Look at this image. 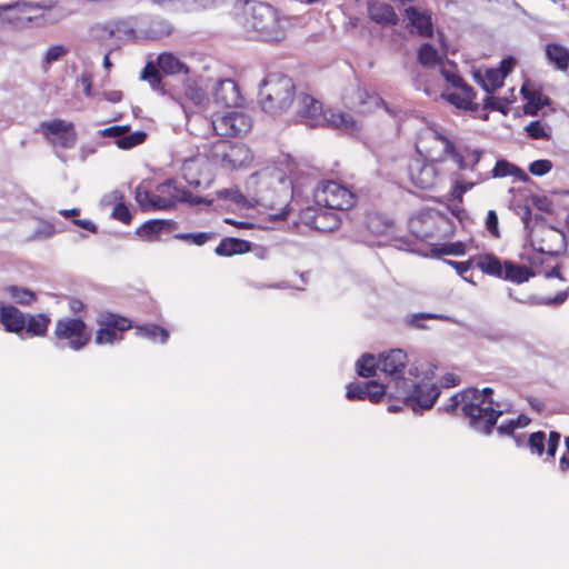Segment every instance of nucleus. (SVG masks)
<instances>
[{
  "label": "nucleus",
  "instance_id": "nucleus-1",
  "mask_svg": "<svg viewBox=\"0 0 569 569\" xmlns=\"http://www.w3.org/2000/svg\"><path fill=\"white\" fill-rule=\"evenodd\" d=\"M248 184L261 187L253 200L272 210L270 217L277 220L287 218L292 198V182L288 177L277 171H263L252 174Z\"/></svg>",
  "mask_w": 569,
  "mask_h": 569
},
{
  "label": "nucleus",
  "instance_id": "nucleus-2",
  "mask_svg": "<svg viewBox=\"0 0 569 569\" xmlns=\"http://www.w3.org/2000/svg\"><path fill=\"white\" fill-rule=\"evenodd\" d=\"M236 8H242L244 18L242 26L248 33L262 41H281L286 37L283 19L278 11L267 3L237 0Z\"/></svg>",
  "mask_w": 569,
  "mask_h": 569
},
{
  "label": "nucleus",
  "instance_id": "nucleus-3",
  "mask_svg": "<svg viewBox=\"0 0 569 569\" xmlns=\"http://www.w3.org/2000/svg\"><path fill=\"white\" fill-rule=\"evenodd\" d=\"M260 103L262 109L272 116L287 111L295 99V83L281 73L268 74L260 84Z\"/></svg>",
  "mask_w": 569,
  "mask_h": 569
},
{
  "label": "nucleus",
  "instance_id": "nucleus-4",
  "mask_svg": "<svg viewBox=\"0 0 569 569\" xmlns=\"http://www.w3.org/2000/svg\"><path fill=\"white\" fill-rule=\"evenodd\" d=\"M476 267L485 274L510 281L516 284L528 282L536 276L532 268L511 260L501 261L493 253H483L476 258Z\"/></svg>",
  "mask_w": 569,
  "mask_h": 569
},
{
  "label": "nucleus",
  "instance_id": "nucleus-5",
  "mask_svg": "<svg viewBox=\"0 0 569 569\" xmlns=\"http://www.w3.org/2000/svg\"><path fill=\"white\" fill-rule=\"evenodd\" d=\"M440 396V389L435 383H415L410 379H398L397 391L389 393V398H396L413 411L418 409H431Z\"/></svg>",
  "mask_w": 569,
  "mask_h": 569
},
{
  "label": "nucleus",
  "instance_id": "nucleus-6",
  "mask_svg": "<svg viewBox=\"0 0 569 569\" xmlns=\"http://www.w3.org/2000/svg\"><path fill=\"white\" fill-rule=\"evenodd\" d=\"M209 157L214 162L227 169H238L248 166L253 154L251 150L240 142H231L219 139L209 150Z\"/></svg>",
  "mask_w": 569,
  "mask_h": 569
},
{
  "label": "nucleus",
  "instance_id": "nucleus-7",
  "mask_svg": "<svg viewBox=\"0 0 569 569\" xmlns=\"http://www.w3.org/2000/svg\"><path fill=\"white\" fill-rule=\"evenodd\" d=\"M197 123L204 126V134L214 131L217 136H241L248 133L252 127L251 118L241 111L216 114L212 119L199 118ZM197 132L200 133L198 130Z\"/></svg>",
  "mask_w": 569,
  "mask_h": 569
},
{
  "label": "nucleus",
  "instance_id": "nucleus-8",
  "mask_svg": "<svg viewBox=\"0 0 569 569\" xmlns=\"http://www.w3.org/2000/svg\"><path fill=\"white\" fill-rule=\"evenodd\" d=\"M58 347L80 351L90 341L91 335L87 325L79 318L64 317L56 321L53 330Z\"/></svg>",
  "mask_w": 569,
  "mask_h": 569
},
{
  "label": "nucleus",
  "instance_id": "nucleus-9",
  "mask_svg": "<svg viewBox=\"0 0 569 569\" xmlns=\"http://www.w3.org/2000/svg\"><path fill=\"white\" fill-rule=\"evenodd\" d=\"M315 202L327 210H338L342 216L353 207V193L336 181H323L313 192Z\"/></svg>",
  "mask_w": 569,
  "mask_h": 569
},
{
  "label": "nucleus",
  "instance_id": "nucleus-10",
  "mask_svg": "<svg viewBox=\"0 0 569 569\" xmlns=\"http://www.w3.org/2000/svg\"><path fill=\"white\" fill-rule=\"evenodd\" d=\"M154 191V204L157 210L170 209L177 202H187L192 206L200 203L211 206L212 203V200L193 196L190 191L177 186L173 180H167L163 183L158 184Z\"/></svg>",
  "mask_w": 569,
  "mask_h": 569
},
{
  "label": "nucleus",
  "instance_id": "nucleus-11",
  "mask_svg": "<svg viewBox=\"0 0 569 569\" xmlns=\"http://www.w3.org/2000/svg\"><path fill=\"white\" fill-rule=\"evenodd\" d=\"M466 391H472L475 393L471 402L477 405L475 415H477V420L480 422L479 432L486 436L490 435L498 419L502 416L501 410L492 407L493 400L491 396L493 390L490 387H486L482 390L467 388Z\"/></svg>",
  "mask_w": 569,
  "mask_h": 569
},
{
  "label": "nucleus",
  "instance_id": "nucleus-12",
  "mask_svg": "<svg viewBox=\"0 0 569 569\" xmlns=\"http://www.w3.org/2000/svg\"><path fill=\"white\" fill-rule=\"evenodd\" d=\"M36 132L41 133L54 149H71L76 146L78 138L73 123L62 119L43 121Z\"/></svg>",
  "mask_w": 569,
  "mask_h": 569
},
{
  "label": "nucleus",
  "instance_id": "nucleus-13",
  "mask_svg": "<svg viewBox=\"0 0 569 569\" xmlns=\"http://www.w3.org/2000/svg\"><path fill=\"white\" fill-rule=\"evenodd\" d=\"M2 9H14L18 12L17 19L20 22H30L37 27L57 23L62 16L52 13L50 7H40L28 2L17 3L14 6H7Z\"/></svg>",
  "mask_w": 569,
  "mask_h": 569
},
{
  "label": "nucleus",
  "instance_id": "nucleus-14",
  "mask_svg": "<svg viewBox=\"0 0 569 569\" xmlns=\"http://www.w3.org/2000/svg\"><path fill=\"white\" fill-rule=\"evenodd\" d=\"M472 397H475V393L472 391H466L465 389L451 396L449 403L439 408V410H443L447 413H453L460 407L462 416L468 419L469 427L479 432L480 422L477 420V415H475L477 405L471 402Z\"/></svg>",
  "mask_w": 569,
  "mask_h": 569
},
{
  "label": "nucleus",
  "instance_id": "nucleus-15",
  "mask_svg": "<svg viewBox=\"0 0 569 569\" xmlns=\"http://www.w3.org/2000/svg\"><path fill=\"white\" fill-rule=\"evenodd\" d=\"M408 362L407 353L401 349H392L388 352H383L379 357V370L388 375L393 382V387L397 390V380L406 379L402 376L403 369Z\"/></svg>",
  "mask_w": 569,
  "mask_h": 569
},
{
  "label": "nucleus",
  "instance_id": "nucleus-16",
  "mask_svg": "<svg viewBox=\"0 0 569 569\" xmlns=\"http://www.w3.org/2000/svg\"><path fill=\"white\" fill-rule=\"evenodd\" d=\"M560 439L561 435L558 431H550L548 439L543 431H536L529 435L527 446L532 455L541 457L546 452L548 458H555Z\"/></svg>",
  "mask_w": 569,
  "mask_h": 569
},
{
  "label": "nucleus",
  "instance_id": "nucleus-17",
  "mask_svg": "<svg viewBox=\"0 0 569 569\" xmlns=\"http://www.w3.org/2000/svg\"><path fill=\"white\" fill-rule=\"evenodd\" d=\"M408 170L410 180L417 188L428 190L436 184L437 170L433 164L416 159L410 162Z\"/></svg>",
  "mask_w": 569,
  "mask_h": 569
},
{
  "label": "nucleus",
  "instance_id": "nucleus-18",
  "mask_svg": "<svg viewBox=\"0 0 569 569\" xmlns=\"http://www.w3.org/2000/svg\"><path fill=\"white\" fill-rule=\"evenodd\" d=\"M0 323L7 331L20 333L24 330L26 313L11 305H0Z\"/></svg>",
  "mask_w": 569,
  "mask_h": 569
},
{
  "label": "nucleus",
  "instance_id": "nucleus-19",
  "mask_svg": "<svg viewBox=\"0 0 569 569\" xmlns=\"http://www.w3.org/2000/svg\"><path fill=\"white\" fill-rule=\"evenodd\" d=\"M213 97L214 102L222 107H234L241 99L237 83L230 79L218 82Z\"/></svg>",
  "mask_w": 569,
  "mask_h": 569
},
{
  "label": "nucleus",
  "instance_id": "nucleus-20",
  "mask_svg": "<svg viewBox=\"0 0 569 569\" xmlns=\"http://www.w3.org/2000/svg\"><path fill=\"white\" fill-rule=\"evenodd\" d=\"M365 228L372 236H390L395 229L392 219L380 212H369L365 218Z\"/></svg>",
  "mask_w": 569,
  "mask_h": 569
},
{
  "label": "nucleus",
  "instance_id": "nucleus-21",
  "mask_svg": "<svg viewBox=\"0 0 569 569\" xmlns=\"http://www.w3.org/2000/svg\"><path fill=\"white\" fill-rule=\"evenodd\" d=\"M507 295L510 299L516 302L527 306H560L568 299V291H560L555 297L541 298L536 295H529L527 297H518L513 289L509 288Z\"/></svg>",
  "mask_w": 569,
  "mask_h": 569
},
{
  "label": "nucleus",
  "instance_id": "nucleus-22",
  "mask_svg": "<svg viewBox=\"0 0 569 569\" xmlns=\"http://www.w3.org/2000/svg\"><path fill=\"white\" fill-rule=\"evenodd\" d=\"M343 219L342 214L336 213L327 209H320L310 220V226L319 231L329 232L339 227Z\"/></svg>",
  "mask_w": 569,
  "mask_h": 569
},
{
  "label": "nucleus",
  "instance_id": "nucleus-23",
  "mask_svg": "<svg viewBox=\"0 0 569 569\" xmlns=\"http://www.w3.org/2000/svg\"><path fill=\"white\" fill-rule=\"evenodd\" d=\"M406 17L409 24L413 27L417 32L422 37H431L433 27L431 17L429 14L421 13L417 8L409 7L405 10Z\"/></svg>",
  "mask_w": 569,
  "mask_h": 569
},
{
  "label": "nucleus",
  "instance_id": "nucleus-24",
  "mask_svg": "<svg viewBox=\"0 0 569 569\" xmlns=\"http://www.w3.org/2000/svg\"><path fill=\"white\" fill-rule=\"evenodd\" d=\"M251 244L249 241L227 237L223 238L216 247L214 253L221 257H231L233 254H241L250 251Z\"/></svg>",
  "mask_w": 569,
  "mask_h": 569
},
{
  "label": "nucleus",
  "instance_id": "nucleus-25",
  "mask_svg": "<svg viewBox=\"0 0 569 569\" xmlns=\"http://www.w3.org/2000/svg\"><path fill=\"white\" fill-rule=\"evenodd\" d=\"M370 18L382 26H396L399 18L392 6L388 3H372L369 6Z\"/></svg>",
  "mask_w": 569,
  "mask_h": 569
},
{
  "label": "nucleus",
  "instance_id": "nucleus-26",
  "mask_svg": "<svg viewBox=\"0 0 569 569\" xmlns=\"http://www.w3.org/2000/svg\"><path fill=\"white\" fill-rule=\"evenodd\" d=\"M123 193L119 190H113L109 194H106L102 202L107 204H114L111 217L116 220H119L123 223H129L131 221V213L128 207L122 202Z\"/></svg>",
  "mask_w": 569,
  "mask_h": 569
},
{
  "label": "nucleus",
  "instance_id": "nucleus-27",
  "mask_svg": "<svg viewBox=\"0 0 569 569\" xmlns=\"http://www.w3.org/2000/svg\"><path fill=\"white\" fill-rule=\"evenodd\" d=\"M426 320H441V321H446V322L460 325V321L453 317L442 315V313H433V312L411 313V315L407 316L405 322L410 328L421 330V329H428V327L425 323Z\"/></svg>",
  "mask_w": 569,
  "mask_h": 569
},
{
  "label": "nucleus",
  "instance_id": "nucleus-28",
  "mask_svg": "<svg viewBox=\"0 0 569 569\" xmlns=\"http://www.w3.org/2000/svg\"><path fill=\"white\" fill-rule=\"evenodd\" d=\"M386 397V387L376 380L358 382V400H369L378 403Z\"/></svg>",
  "mask_w": 569,
  "mask_h": 569
},
{
  "label": "nucleus",
  "instance_id": "nucleus-29",
  "mask_svg": "<svg viewBox=\"0 0 569 569\" xmlns=\"http://www.w3.org/2000/svg\"><path fill=\"white\" fill-rule=\"evenodd\" d=\"M520 92L522 97L528 101L525 106L526 114L537 116L539 110L546 106H549L551 102V100L543 96L540 91L529 90L525 86L521 87Z\"/></svg>",
  "mask_w": 569,
  "mask_h": 569
},
{
  "label": "nucleus",
  "instance_id": "nucleus-30",
  "mask_svg": "<svg viewBox=\"0 0 569 569\" xmlns=\"http://www.w3.org/2000/svg\"><path fill=\"white\" fill-rule=\"evenodd\" d=\"M473 77L481 88L487 93L491 94L496 89L502 87L506 72L503 73L502 71L493 68L486 71L485 78L481 76L480 71H476Z\"/></svg>",
  "mask_w": 569,
  "mask_h": 569
},
{
  "label": "nucleus",
  "instance_id": "nucleus-31",
  "mask_svg": "<svg viewBox=\"0 0 569 569\" xmlns=\"http://www.w3.org/2000/svg\"><path fill=\"white\" fill-rule=\"evenodd\" d=\"M50 322L51 319L44 313L26 315L24 331L31 337H42L47 333Z\"/></svg>",
  "mask_w": 569,
  "mask_h": 569
},
{
  "label": "nucleus",
  "instance_id": "nucleus-32",
  "mask_svg": "<svg viewBox=\"0 0 569 569\" xmlns=\"http://www.w3.org/2000/svg\"><path fill=\"white\" fill-rule=\"evenodd\" d=\"M297 103V112L302 118L316 119L322 113V103L307 93L299 94Z\"/></svg>",
  "mask_w": 569,
  "mask_h": 569
},
{
  "label": "nucleus",
  "instance_id": "nucleus-33",
  "mask_svg": "<svg viewBox=\"0 0 569 569\" xmlns=\"http://www.w3.org/2000/svg\"><path fill=\"white\" fill-rule=\"evenodd\" d=\"M546 56L550 63L557 69L566 71L569 67V50L559 43H548L546 46Z\"/></svg>",
  "mask_w": 569,
  "mask_h": 569
},
{
  "label": "nucleus",
  "instance_id": "nucleus-34",
  "mask_svg": "<svg viewBox=\"0 0 569 569\" xmlns=\"http://www.w3.org/2000/svg\"><path fill=\"white\" fill-rule=\"evenodd\" d=\"M159 69L166 74L188 73V67L172 53H161L157 59Z\"/></svg>",
  "mask_w": 569,
  "mask_h": 569
},
{
  "label": "nucleus",
  "instance_id": "nucleus-35",
  "mask_svg": "<svg viewBox=\"0 0 569 569\" xmlns=\"http://www.w3.org/2000/svg\"><path fill=\"white\" fill-rule=\"evenodd\" d=\"M358 106L360 109H358V113H367L371 112L375 109H378L380 107H383L389 113H391V110L388 108L387 103L383 101L381 97H379L377 93H369L368 91L360 92L358 90Z\"/></svg>",
  "mask_w": 569,
  "mask_h": 569
},
{
  "label": "nucleus",
  "instance_id": "nucleus-36",
  "mask_svg": "<svg viewBox=\"0 0 569 569\" xmlns=\"http://www.w3.org/2000/svg\"><path fill=\"white\" fill-rule=\"evenodd\" d=\"M98 323L101 327L113 329L121 335L132 327L129 319L111 312L101 313Z\"/></svg>",
  "mask_w": 569,
  "mask_h": 569
},
{
  "label": "nucleus",
  "instance_id": "nucleus-37",
  "mask_svg": "<svg viewBox=\"0 0 569 569\" xmlns=\"http://www.w3.org/2000/svg\"><path fill=\"white\" fill-rule=\"evenodd\" d=\"M417 59L425 68H433L441 61L438 50L429 42L420 46Z\"/></svg>",
  "mask_w": 569,
  "mask_h": 569
},
{
  "label": "nucleus",
  "instance_id": "nucleus-38",
  "mask_svg": "<svg viewBox=\"0 0 569 569\" xmlns=\"http://www.w3.org/2000/svg\"><path fill=\"white\" fill-rule=\"evenodd\" d=\"M137 335L143 338H148L152 341L160 340L161 343H166L169 339V332L157 325H147L136 327Z\"/></svg>",
  "mask_w": 569,
  "mask_h": 569
},
{
  "label": "nucleus",
  "instance_id": "nucleus-39",
  "mask_svg": "<svg viewBox=\"0 0 569 569\" xmlns=\"http://www.w3.org/2000/svg\"><path fill=\"white\" fill-rule=\"evenodd\" d=\"M325 119L335 128L340 130H352L355 122L350 114L343 112L336 111H327L325 112Z\"/></svg>",
  "mask_w": 569,
  "mask_h": 569
},
{
  "label": "nucleus",
  "instance_id": "nucleus-40",
  "mask_svg": "<svg viewBox=\"0 0 569 569\" xmlns=\"http://www.w3.org/2000/svg\"><path fill=\"white\" fill-rule=\"evenodd\" d=\"M378 366L379 359H376V357L370 353H363L360 359H358V376L369 378L379 369Z\"/></svg>",
  "mask_w": 569,
  "mask_h": 569
},
{
  "label": "nucleus",
  "instance_id": "nucleus-41",
  "mask_svg": "<svg viewBox=\"0 0 569 569\" xmlns=\"http://www.w3.org/2000/svg\"><path fill=\"white\" fill-rule=\"evenodd\" d=\"M7 292L17 303L29 306L36 301V293L30 289L10 286L7 288Z\"/></svg>",
  "mask_w": 569,
  "mask_h": 569
},
{
  "label": "nucleus",
  "instance_id": "nucleus-42",
  "mask_svg": "<svg viewBox=\"0 0 569 569\" xmlns=\"http://www.w3.org/2000/svg\"><path fill=\"white\" fill-rule=\"evenodd\" d=\"M170 23L161 18H153L150 20L149 29L147 30V36L149 38H161L171 33Z\"/></svg>",
  "mask_w": 569,
  "mask_h": 569
},
{
  "label": "nucleus",
  "instance_id": "nucleus-43",
  "mask_svg": "<svg viewBox=\"0 0 569 569\" xmlns=\"http://www.w3.org/2000/svg\"><path fill=\"white\" fill-rule=\"evenodd\" d=\"M466 253V244L462 241L443 243L431 250L432 257L439 258L442 254L463 256Z\"/></svg>",
  "mask_w": 569,
  "mask_h": 569
},
{
  "label": "nucleus",
  "instance_id": "nucleus-44",
  "mask_svg": "<svg viewBox=\"0 0 569 569\" xmlns=\"http://www.w3.org/2000/svg\"><path fill=\"white\" fill-rule=\"evenodd\" d=\"M138 27V21L136 18H126V19H117L112 21V31L118 33H123L129 37H133L136 33V28Z\"/></svg>",
  "mask_w": 569,
  "mask_h": 569
},
{
  "label": "nucleus",
  "instance_id": "nucleus-45",
  "mask_svg": "<svg viewBox=\"0 0 569 569\" xmlns=\"http://www.w3.org/2000/svg\"><path fill=\"white\" fill-rule=\"evenodd\" d=\"M218 198L230 200L241 207H251L252 203L240 192L239 189H221L217 191Z\"/></svg>",
  "mask_w": 569,
  "mask_h": 569
},
{
  "label": "nucleus",
  "instance_id": "nucleus-46",
  "mask_svg": "<svg viewBox=\"0 0 569 569\" xmlns=\"http://www.w3.org/2000/svg\"><path fill=\"white\" fill-rule=\"evenodd\" d=\"M147 134L143 131H136L133 133H123L120 139L116 140V144L121 149H130L142 143Z\"/></svg>",
  "mask_w": 569,
  "mask_h": 569
},
{
  "label": "nucleus",
  "instance_id": "nucleus-47",
  "mask_svg": "<svg viewBox=\"0 0 569 569\" xmlns=\"http://www.w3.org/2000/svg\"><path fill=\"white\" fill-rule=\"evenodd\" d=\"M122 339V335L113 329L101 327L97 330L94 342L97 345L113 343Z\"/></svg>",
  "mask_w": 569,
  "mask_h": 569
},
{
  "label": "nucleus",
  "instance_id": "nucleus-48",
  "mask_svg": "<svg viewBox=\"0 0 569 569\" xmlns=\"http://www.w3.org/2000/svg\"><path fill=\"white\" fill-rule=\"evenodd\" d=\"M134 198L143 210L156 209V191H148L142 187H137Z\"/></svg>",
  "mask_w": 569,
  "mask_h": 569
},
{
  "label": "nucleus",
  "instance_id": "nucleus-49",
  "mask_svg": "<svg viewBox=\"0 0 569 569\" xmlns=\"http://www.w3.org/2000/svg\"><path fill=\"white\" fill-rule=\"evenodd\" d=\"M483 108L507 114L509 111V100L506 98L493 97L488 93L483 100Z\"/></svg>",
  "mask_w": 569,
  "mask_h": 569
},
{
  "label": "nucleus",
  "instance_id": "nucleus-50",
  "mask_svg": "<svg viewBox=\"0 0 569 569\" xmlns=\"http://www.w3.org/2000/svg\"><path fill=\"white\" fill-rule=\"evenodd\" d=\"M68 53V49L62 44L51 46L43 57V68H49L53 62L59 61Z\"/></svg>",
  "mask_w": 569,
  "mask_h": 569
},
{
  "label": "nucleus",
  "instance_id": "nucleus-51",
  "mask_svg": "<svg viewBox=\"0 0 569 569\" xmlns=\"http://www.w3.org/2000/svg\"><path fill=\"white\" fill-rule=\"evenodd\" d=\"M166 226L167 222L164 220H149L140 227L138 232L141 237L151 238L160 233Z\"/></svg>",
  "mask_w": 569,
  "mask_h": 569
},
{
  "label": "nucleus",
  "instance_id": "nucleus-52",
  "mask_svg": "<svg viewBox=\"0 0 569 569\" xmlns=\"http://www.w3.org/2000/svg\"><path fill=\"white\" fill-rule=\"evenodd\" d=\"M177 239L190 241L196 246H202L214 238L213 232L178 233Z\"/></svg>",
  "mask_w": 569,
  "mask_h": 569
},
{
  "label": "nucleus",
  "instance_id": "nucleus-53",
  "mask_svg": "<svg viewBox=\"0 0 569 569\" xmlns=\"http://www.w3.org/2000/svg\"><path fill=\"white\" fill-rule=\"evenodd\" d=\"M159 67L157 68L153 62H148L142 70L141 79L149 81V83L156 88L161 82V77L159 73Z\"/></svg>",
  "mask_w": 569,
  "mask_h": 569
},
{
  "label": "nucleus",
  "instance_id": "nucleus-54",
  "mask_svg": "<svg viewBox=\"0 0 569 569\" xmlns=\"http://www.w3.org/2000/svg\"><path fill=\"white\" fill-rule=\"evenodd\" d=\"M552 169V162L548 159L535 160L529 164V172L537 177H542L550 172Z\"/></svg>",
  "mask_w": 569,
  "mask_h": 569
},
{
  "label": "nucleus",
  "instance_id": "nucleus-55",
  "mask_svg": "<svg viewBox=\"0 0 569 569\" xmlns=\"http://www.w3.org/2000/svg\"><path fill=\"white\" fill-rule=\"evenodd\" d=\"M445 99L459 109H463V110H476L477 109L476 103H471V101L469 99H465V97L457 94V93L445 94Z\"/></svg>",
  "mask_w": 569,
  "mask_h": 569
},
{
  "label": "nucleus",
  "instance_id": "nucleus-56",
  "mask_svg": "<svg viewBox=\"0 0 569 569\" xmlns=\"http://www.w3.org/2000/svg\"><path fill=\"white\" fill-rule=\"evenodd\" d=\"M515 164L510 163L505 159L497 160L495 168L492 170L493 178H503L509 177L513 173Z\"/></svg>",
  "mask_w": 569,
  "mask_h": 569
},
{
  "label": "nucleus",
  "instance_id": "nucleus-57",
  "mask_svg": "<svg viewBox=\"0 0 569 569\" xmlns=\"http://www.w3.org/2000/svg\"><path fill=\"white\" fill-rule=\"evenodd\" d=\"M395 246L399 249L407 250L409 252L419 253L418 241L409 236L397 237L393 239Z\"/></svg>",
  "mask_w": 569,
  "mask_h": 569
},
{
  "label": "nucleus",
  "instance_id": "nucleus-58",
  "mask_svg": "<svg viewBox=\"0 0 569 569\" xmlns=\"http://www.w3.org/2000/svg\"><path fill=\"white\" fill-rule=\"evenodd\" d=\"M526 131L532 139H549V134L546 132L543 126L539 120L531 121L527 127Z\"/></svg>",
  "mask_w": 569,
  "mask_h": 569
},
{
  "label": "nucleus",
  "instance_id": "nucleus-59",
  "mask_svg": "<svg viewBox=\"0 0 569 569\" xmlns=\"http://www.w3.org/2000/svg\"><path fill=\"white\" fill-rule=\"evenodd\" d=\"M56 232L54 227L51 223H41L33 233L29 237V240H43L52 237Z\"/></svg>",
  "mask_w": 569,
  "mask_h": 569
},
{
  "label": "nucleus",
  "instance_id": "nucleus-60",
  "mask_svg": "<svg viewBox=\"0 0 569 569\" xmlns=\"http://www.w3.org/2000/svg\"><path fill=\"white\" fill-rule=\"evenodd\" d=\"M486 228L493 238H500L499 220L498 214L495 210L488 211L486 218Z\"/></svg>",
  "mask_w": 569,
  "mask_h": 569
},
{
  "label": "nucleus",
  "instance_id": "nucleus-61",
  "mask_svg": "<svg viewBox=\"0 0 569 569\" xmlns=\"http://www.w3.org/2000/svg\"><path fill=\"white\" fill-rule=\"evenodd\" d=\"M199 118H204V117H203V116H194L193 118H191V119H189V120H188V123H187V126H188V130H189V131H190V133H191V134H193V136H197V137H201V138L208 139V138H210V137L214 133V131L206 132V134H204V133H203V134H202V133H198V132H197V130H198L199 132H204V131H206L204 126H202V124H200V123H197V120H198Z\"/></svg>",
  "mask_w": 569,
  "mask_h": 569
},
{
  "label": "nucleus",
  "instance_id": "nucleus-62",
  "mask_svg": "<svg viewBox=\"0 0 569 569\" xmlns=\"http://www.w3.org/2000/svg\"><path fill=\"white\" fill-rule=\"evenodd\" d=\"M447 264L455 268L457 273L462 277L466 281H469L466 277V273L471 269L472 267V260L468 261H455V260H443Z\"/></svg>",
  "mask_w": 569,
  "mask_h": 569
},
{
  "label": "nucleus",
  "instance_id": "nucleus-63",
  "mask_svg": "<svg viewBox=\"0 0 569 569\" xmlns=\"http://www.w3.org/2000/svg\"><path fill=\"white\" fill-rule=\"evenodd\" d=\"M517 212L521 217L525 229L528 231V233H531L533 230V226H532V213H531L530 208L528 206H519Z\"/></svg>",
  "mask_w": 569,
  "mask_h": 569
},
{
  "label": "nucleus",
  "instance_id": "nucleus-64",
  "mask_svg": "<svg viewBox=\"0 0 569 569\" xmlns=\"http://www.w3.org/2000/svg\"><path fill=\"white\" fill-rule=\"evenodd\" d=\"M441 74L453 88L462 86L463 79L453 69L441 68Z\"/></svg>",
  "mask_w": 569,
  "mask_h": 569
}]
</instances>
